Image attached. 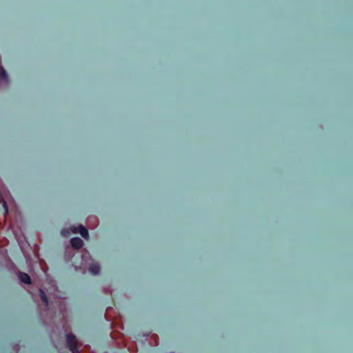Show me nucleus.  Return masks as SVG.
<instances>
[{"instance_id":"nucleus-1","label":"nucleus","mask_w":353,"mask_h":353,"mask_svg":"<svg viewBox=\"0 0 353 353\" xmlns=\"http://www.w3.org/2000/svg\"><path fill=\"white\" fill-rule=\"evenodd\" d=\"M67 344L70 350L73 353H77V341L76 339V337L74 335L68 334L67 335Z\"/></svg>"},{"instance_id":"nucleus-2","label":"nucleus","mask_w":353,"mask_h":353,"mask_svg":"<svg viewBox=\"0 0 353 353\" xmlns=\"http://www.w3.org/2000/svg\"><path fill=\"white\" fill-rule=\"evenodd\" d=\"M71 231L74 234L79 233L85 239H89L88 232L87 229L82 225H80L77 227L71 228Z\"/></svg>"},{"instance_id":"nucleus-3","label":"nucleus","mask_w":353,"mask_h":353,"mask_svg":"<svg viewBox=\"0 0 353 353\" xmlns=\"http://www.w3.org/2000/svg\"><path fill=\"white\" fill-rule=\"evenodd\" d=\"M72 246L75 249H79L81 248L83 245V242L80 238H73L70 241Z\"/></svg>"},{"instance_id":"nucleus-4","label":"nucleus","mask_w":353,"mask_h":353,"mask_svg":"<svg viewBox=\"0 0 353 353\" xmlns=\"http://www.w3.org/2000/svg\"><path fill=\"white\" fill-rule=\"evenodd\" d=\"M20 280L25 283H30V277L26 273H21L19 274Z\"/></svg>"},{"instance_id":"nucleus-5","label":"nucleus","mask_w":353,"mask_h":353,"mask_svg":"<svg viewBox=\"0 0 353 353\" xmlns=\"http://www.w3.org/2000/svg\"><path fill=\"white\" fill-rule=\"evenodd\" d=\"M90 270L94 274H97L99 272L100 268L98 265H92L90 268Z\"/></svg>"},{"instance_id":"nucleus-6","label":"nucleus","mask_w":353,"mask_h":353,"mask_svg":"<svg viewBox=\"0 0 353 353\" xmlns=\"http://www.w3.org/2000/svg\"><path fill=\"white\" fill-rule=\"evenodd\" d=\"M5 77H6V72L3 68L0 67V77L4 78Z\"/></svg>"}]
</instances>
